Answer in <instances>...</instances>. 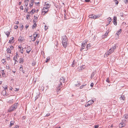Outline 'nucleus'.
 <instances>
[{
	"instance_id": "nucleus-1",
	"label": "nucleus",
	"mask_w": 128,
	"mask_h": 128,
	"mask_svg": "<svg viewBox=\"0 0 128 128\" xmlns=\"http://www.w3.org/2000/svg\"><path fill=\"white\" fill-rule=\"evenodd\" d=\"M62 38V43L63 46L66 48L68 43V39L66 36H63Z\"/></svg>"
},
{
	"instance_id": "nucleus-2",
	"label": "nucleus",
	"mask_w": 128,
	"mask_h": 128,
	"mask_svg": "<svg viewBox=\"0 0 128 128\" xmlns=\"http://www.w3.org/2000/svg\"><path fill=\"white\" fill-rule=\"evenodd\" d=\"M18 103H16L14 104L13 105L11 106L8 110V111L9 112H12L13 110H15L17 108Z\"/></svg>"
},
{
	"instance_id": "nucleus-3",
	"label": "nucleus",
	"mask_w": 128,
	"mask_h": 128,
	"mask_svg": "<svg viewBox=\"0 0 128 128\" xmlns=\"http://www.w3.org/2000/svg\"><path fill=\"white\" fill-rule=\"evenodd\" d=\"M116 45L114 44V45L111 48L108 50L107 52L106 53V55H109L112 53L114 50L116 48Z\"/></svg>"
},
{
	"instance_id": "nucleus-4",
	"label": "nucleus",
	"mask_w": 128,
	"mask_h": 128,
	"mask_svg": "<svg viewBox=\"0 0 128 128\" xmlns=\"http://www.w3.org/2000/svg\"><path fill=\"white\" fill-rule=\"evenodd\" d=\"M58 84L57 87V89L58 90H60L62 87V83L61 82H58Z\"/></svg>"
},
{
	"instance_id": "nucleus-5",
	"label": "nucleus",
	"mask_w": 128,
	"mask_h": 128,
	"mask_svg": "<svg viewBox=\"0 0 128 128\" xmlns=\"http://www.w3.org/2000/svg\"><path fill=\"white\" fill-rule=\"evenodd\" d=\"M87 43V42L86 41H83L82 43V48L80 49V50L81 51L82 50H83L84 48V47L86 46Z\"/></svg>"
},
{
	"instance_id": "nucleus-6",
	"label": "nucleus",
	"mask_w": 128,
	"mask_h": 128,
	"mask_svg": "<svg viewBox=\"0 0 128 128\" xmlns=\"http://www.w3.org/2000/svg\"><path fill=\"white\" fill-rule=\"evenodd\" d=\"M94 102V101L93 100H92L91 101L90 100L89 101H88V103L86 104L85 105V106L88 107L90 106V104H93Z\"/></svg>"
},
{
	"instance_id": "nucleus-7",
	"label": "nucleus",
	"mask_w": 128,
	"mask_h": 128,
	"mask_svg": "<svg viewBox=\"0 0 128 128\" xmlns=\"http://www.w3.org/2000/svg\"><path fill=\"white\" fill-rule=\"evenodd\" d=\"M31 50V48L30 46H28L26 48V52L28 54H29L30 52V51Z\"/></svg>"
},
{
	"instance_id": "nucleus-8",
	"label": "nucleus",
	"mask_w": 128,
	"mask_h": 128,
	"mask_svg": "<svg viewBox=\"0 0 128 128\" xmlns=\"http://www.w3.org/2000/svg\"><path fill=\"white\" fill-rule=\"evenodd\" d=\"M85 68V66L84 65H82V66L78 67V70L79 71H81L83 69H84Z\"/></svg>"
},
{
	"instance_id": "nucleus-9",
	"label": "nucleus",
	"mask_w": 128,
	"mask_h": 128,
	"mask_svg": "<svg viewBox=\"0 0 128 128\" xmlns=\"http://www.w3.org/2000/svg\"><path fill=\"white\" fill-rule=\"evenodd\" d=\"M48 9H46V6H45V7H44L43 8L42 11V13L44 12V13L43 14V15H44L46 13H47L48 12Z\"/></svg>"
},
{
	"instance_id": "nucleus-10",
	"label": "nucleus",
	"mask_w": 128,
	"mask_h": 128,
	"mask_svg": "<svg viewBox=\"0 0 128 128\" xmlns=\"http://www.w3.org/2000/svg\"><path fill=\"white\" fill-rule=\"evenodd\" d=\"M126 125V124L125 123L121 122L119 124V126L120 128H122V127Z\"/></svg>"
},
{
	"instance_id": "nucleus-11",
	"label": "nucleus",
	"mask_w": 128,
	"mask_h": 128,
	"mask_svg": "<svg viewBox=\"0 0 128 128\" xmlns=\"http://www.w3.org/2000/svg\"><path fill=\"white\" fill-rule=\"evenodd\" d=\"M65 78L64 77H62L60 78V81L59 82H61L62 83L64 82Z\"/></svg>"
},
{
	"instance_id": "nucleus-12",
	"label": "nucleus",
	"mask_w": 128,
	"mask_h": 128,
	"mask_svg": "<svg viewBox=\"0 0 128 128\" xmlns=\"http://www.w3.org/2000/svg\"><path fill=\"white\" fill-rule=\"evenodd\" d=\"M109 32L108 31H107L105 33L104 35L102 36L103 38H105L106 37V36L108 34Z\"/></svg>"
},
{
	"instance_id": "nucleus-13",
	"label": "nucleus",
	"mask_w": 128,
	"mask_h": 128,
	"mask_svg": "<svg viewBox=\"0 0 128 128\" xmlns=\"http://www.w3.org/2000/svg\"><path fill=\"white\" fill-rule=\"evenodd\" d=\"M20 71H22V72L23 73H24L25 71L24 70H23V68H22V65H20Z\"/></svg>"
},
{
	"instance_id": "nucleus-14",
	"label": "nucleus",
	"mask_w": 128,
	"mask_h": 128,
	"mask_svg": "<svg viewBox=\"0 0 128 128\" xmlns=\"http://www.w3.org/2000/svg\"><path fill=\"white\" fill-rule=\"evenodd\" d=\"M122 32V30L121 29H120L118 31H117L116 33V34H117L118 36H119V35L120 34L121 32Z\"/></svg>"
},
{
	"instance_id": "nucleus-15",
	"label": "nucleus",
	"mask_w": 128,
	"mask_h": 128,
	"mask_svg": "<svg viewBox=\"0 0 128 128\" xmlns=\"http://www.w3.org/2000/svg\"><path fill=\"white\" fill-rule=\"evenodd\" d=\"M125 97L124 95H122L120 97V99L121 100H124Z\"/></svg>"
},
{
	"instance_id": "nucleus-16",
	"label": "nucleus",
	"mask_w": 128,
	"mask_h": 128,
	"mask_svg": "<svg viewBox=\"0 0 128 128\" xmlns=\"http://www.w3.org/2000/svg\"><path fill=\"white\" fill-rule=\"evenodd\" d=\"M6 51L7 52L10 54H11V49L10 48H7Z\"/></svg>"
},
{
	"instance_id": "nucleus-17",
	"label": "nucleus",
	"mask_w": 128,
	"mask_h": 128,
	"mask_svg": "<svg viewBox=\"0 0 128 128\" xmlns=\"http://www.w3.org/2000/svg\"><path fill=\"white\" fill-rule=\"evenodd\" d=\"M95 18H96L100 17L101 16V14H98L95 15Z\"/></svg>"
},
{
	"instance_id": "nucleus-18",
	"label": "nucleus",
	"mask_w": 128,
	"mask_h": 128,
	"mask_svg": "<svg viewBox=\"0 0 128 128\" xmlns=\"http://www.w3.org/2000/svg\"><path fill=\"white\" fill-rule=\"evenodd\" d=\"M14 122L13 121H12L10 122V127L14 125Z\"/></svg>"
},
{
	"instance_id": "nucleus-19",
	"label": "nucleus",
	"mask_w": 128,
	"mask_h": 128,
	"mask_svg": "<svg viewBox=\"0 0 128 128\" xmlns=\"http://www.w3.org/2000/svg\"><path fill=\"white\" fill-rule=\"evenodd\" d=\"M24 62V59L23 58H20V59L19 62L21 64H22Z\"/></svg>"
},
{
	"instance_id": "nucleus-20",
	"label": "nucleus",
	"mask_w": 128,
	"mask_h": 128,
	"mask_svg": "<svg viewBox=\"0 0 128 128\" xmlns=\"http://www.w3.org/2000/svg\"><path fill=\"white\" fill-rule=\"evenodd\" d=\"M14 39V38L13 37H11L10 40H9V43L10 44H11L12 43H13L12 42V40Z\"/></svg>"
},
{
	"instance_id": "nucleus-21",
	"label": "nucleus",
	"mask_w": 128,
	"mask_h": 128,
	"mask_svg": "<svg viewBox=\"0 0 128 128\" xmlns=\"http://www.w3.org/2000/svg\"><path fill=\"white\" fill-rule=\"evenodd\" d=\"M4 33L5 34L7 35V37L8 36L10 35V32L8 31H7L6 32H4Z\"/></svg>"
},
{
	"instance_id": "nucleus-22",
	"label": "nucleus",
	"mask_w": 128,
	"mask_h": 128,
	"mask_svg": "<svg viewBox=\"0 0 128 128\" xmlns=\"http://www.w3.org/2000/svg\"><path fill=\"white\" fill-rule=\"evenodd\" d=\"M35 12V9H33L31 10L30 12V14H33Z\"/></svg>"
},
{
	"instance_id": "nucleus-23",
	"label": "nucleus",
	"mask_w": 128,
	"mask_h": 128,
	"mask_svg": "<svg viewBox=\"0 0 128 128\" xmlns=\"http://www.w3.org/2000/svg\"><path fill=\"white\" fill-rule=\"evenodd\" d=\"M3 87L4 88V90H7L8 89V86L7 85H3Z\"/></svg>"
},
{
	"instance_id": "nucleus-24",
	"label": "nucleus",
	"mask_w": 128,
	"mask_h": 128,
	"mask_svg": "<svg viewBox=\"0 0 128 128\" xmlns=\"http://www.w3.org/2000/svg\"><path fill=\"white\" fill-rule=\"evenodd\" d=\"M23 40V38H22V36H20L19 37V38L18 39V40L22 42Z\"/></svg>"
},
{
	"instance_id": "nucleus-25",
	"label": "nucleus",
	"mask_w": 128,
	"mask_h": 128,
	"mask_svg": "<svg viewBox=\"0 0 128 128\" xmlns=\"http://www.w3.org/2000/svg\"><path fill=\"white\" fill-rule=\"evenodd\" d=\"M6 69L9 70H11L8 64H7L6 65Z\"/></svg>"
},
{
	"instance_id": "nucleus-26",
	"label": "nucleus",
	"mask_w": 128,
	"mask_h": 128,
	"mask_svg": "<svg viewBox=\"0 0 128 128\" xmlns=\"http://www.w3.org/2000/svg\"><path fill=\"white\" fill-rule=\"evenodd\" d=\"M14 101L13 99H12L9 100L8 102L10 104H12L13 102Z\"/></svg>"
},
{
	"instance_id": "nucleus-27",
	"label": "nucleus",
	"mask_w": 128,
	"mask_h": 128,
	"mask_svg": "<svg viewBox=\"0 0 128 128\" xmlns=\"http://www.w3.org/2000/svg\"><path fill=\"white\" fill-rule=\"evenodd\" d=\"M36 23H34L33 25L32 26V28H36Z\"/></svg>"
},
{
	"instance_id": "nucleus-28",
	"label": "nucleus",
	"mask_w": 128,
	"mask_h": 128,
	"mask_svg": "<svg viewBox=\"0 0 128 128\" xmlns=\"http://www.w3.org/2000/svg\"><path fill=\"white\" fill-rule=\"evenodd\" d=\"M2 93L3 95H4L6 94V90H3L2 91Z\"/></svg>"
},
{
	"instance_id": "nucleus-29",
	"label": "nucleus",
	"mask_w": 128,
	"mask_h": 128,
	"mask_svg": "<svg viewBox=\"0 0 128 128\" xmlns=\"http://www.w3.org/2000/svg\"><path fill=\"white\" fill-rule=\"evenodd\" d=\"M78 84H75L74 85L76 86H79L80 85V84L78 81Z\"/></svg>"
},
{
	"instance_id": "nucleus-30",
	"label": "nucleus",
	"mask_w": 128,
	"mask_h": 128,
	"mask_svg": "<svg viewBox=\"0 0 128 128\" xmlns=\"http://www.w3.org/2000/svg\"><path fill=\"white\" fill-rule=\"evenodd\" d=\"M34 2V1L33 0H31L30 3V4H31V5H33Z\"/></svg>"
},
{
	"instance_id": "nucleus-31",
	"label": "nucleus",
	"mask_w": 128,
	"mask_h": 128,
	"mask_svg": "<svg viewBox=\"0 0 128 128\" xmlns=\"http://www.w3.org/2000/svg\"><path fill=\"white\" fill-rule=\"evenodd\" d=\"M18 56V54H16V56H15L14 57L13 60L16 59L17 58V56Z\"/></svg>"
},
{
	"instance_id": "nucleus-32",
	"label": "nucleus",
	"mask_w": 128,
	"mask_h": 128,
	"mask_svg": "<svg viewBox=\"0 0 128 128\" xmlns=\"http://www.w3.org/2000/svg\"><path fill=\"white\" fill-rule=\"evenodd\" d=\"M94 74L95 73L94 72H93L92 73L91 76V78H93L94 77Z\"/></svg>"
},
{
	"instance_id": "nucleus-33",
	"label": "nucleus",
	"mask_w": 128,
	"mask_h": 128,
	"mask_svg": "<svg viewBox=\"0 0 128 128\" xmlns=\"http://www.w3.org/2000/svg\"><path fill=\"white\" fill-rule=\"evenodd\" d=\"M108 22L109 24H110L112 20L110 18H108Z\"/></svg>"
},
{
	"instance_id": "nucleus-34",
	"label": "nucleus",
	"mask_w": 128,
	"mask_h": 128,
	"mask_svg": "<svg viewBox=\"0 0 128 128\" xmlns=\"http://www.w3.org/2000/svg\"><path fill=\"white\" fill-rule=\"evenodd\" d=\"M117 20V18L116 16H114L113 18V21H116Z\"/></svg>"
},
{
	"instance_id": "nucleus-35",
	"label": "nucleus",
	"mask_w": 128,
	"mask_h": 128,
	"mask_svg": "<svg viewBox=\"0 0 128 128\" xmlns=\"http://www.w3.org/2000/svg\"><path fill=\"white\" fill-rule=\"evenodd\" d=\"M50 60V57H48L46 59V62H48L49 60Z\"/></svg>"
},
{
	"instance_id": "nucleus-36",
	"label": "nucleus",
	"mask_w": 128,
	"mask_h": 128,
	"mask_svg": "<svg viewBox=\"0 0 128 128\" xmlns=\"http://www.w3.org/2000/svg\"><path fill=\"white\" fill-rule=\"evenodd\" d=\"M39 97V94L37 95L35 97V100H37L38 98Z\"/></svg>"
},
{
	"instance_id": "nucleus-37",
	"label": "nucleus",
	"mask_w": 128,
	"mask_h": 128,
	"mask_svg": "<svg viewBox=\"0 0 128 128\" xmlns=\"http://www.w3.org/2000/svg\"><path fill=\"white\" fill-rule=\"evenodd\" d=\"M46 6H48V8H50V5L49 4H46V2H45Z\"/></svg>"
},
{
	"instance_id": "nucleus-38",
	"label": "nucleus",
	"mask_w": 128,
	"mask_h": 128,
	"mask_svg": "<svg viewBox=\"0 0 128 128\" xmlns=\"http://www.w3.org/2000/svg\"><path fill=\"white\" fill-rule=\"evenodd\" d=\"M20 52L21 53L23 54L24 52V50H23V48L22 47V49H20Z\"/></svg>"
},
{
	"instance_id": "nucleus-39",
	"label": "nucleus",
	"mask_w": 128,
	"mask_h": 128,
	"mask_svg": "<svg viewBox=\"0 0 128 128\" xmlns=\"http://www.w3.org/2000/svg\"><path fill=\"white\" fill-rule=\"evenodd\" d=\"M86 84H84V85H82L81 86H80V89H82V88L84 86H85Z\"/></svg>"
},
{
	"instance_id": "nucleus-40",
	"label": "nucleus",
	"mask_w": 128,
	"mask_h": 128,
	"mask_svg": "<svg viewBox=\"0 0 128 128\" xmlns=\"http://www.w3.org/2000/svg\"><path fill=\"white\" fill-rule=\"evenodd\" d=\"M37 35L38 34H36V33H35L34 34V38H36L37 36Z\"/></svg>"
},
{
	"instance_id": "nucleus-41",
	"label": "nucleus",
	"mask_w": 128,
	"mask_h": 128,
	"mask_svg": "<svg viewBox=\"0 0 128 128\" xmlns=\"http://www.w3.org/2000/svg\"><path fill=\"white\" fill-rule=\"evenodd\" d=\"M30 15H27L26 16V19L27 20H28V19L30 18Z\"/></svg>"
},
{
	"instance_id": "nucleus-42",
	"label": "nucleus",
	"mask_w": 128,
	"mask_h": 128,
	"mask_svg": "<svg viewBox=\"0 0 128 128\" xmlns=\"http://www.w3.org/2000/svg\"><path fill=\"white\" fill-rule=\"evenodd\" d=\"M113 23L114 25L116 26L117 25V22H116V21H113Z\"/></svg>"
},
{
	"instance_id": "nucleus-43",
	"label": "nucleus",
	"mask_w": 128,
	"mask_h": 128,
	"mask_svg": "<svg viewBox=\"0 0 128 128\" xmlns=\"http://www.w3.org/2000/svg\"><path fill=\"white\" fill-rule=\"evenodd\" d=\"M2 61L3 63H4L6 62V60L5 59H3Z\"/></svg>"
},
{
	"instance_id": "nucleus-44",
	"label": "nucleus",
	"mask_w": 128,
	"mask_h": 128,
	"mask_svg": "<svg viewBox=\"0 0 128 128\" xmlns=\"http://www.w3.org/2000/svg\"><path fill=\"white\" fill-rule=\"evenodd\" d=\"M28 10V7L27 8H25L24 10L25 11L27 12Z\"/></svg>"
},
{
	"instance_id": "nucleus-45",
	"label": "nucleus",
	"mask_w": 128,
	"mask_h": 128,
	"mask_svg": "<svg viewBox=\"0 0 128 128\" xmlns=\"http://www.w3.org/2000/svg\"><path fill=\"white\" fill-rule=\"evenodd\" d=\"M2 76L3 77H4V76H5V74L4 73V72H2Z\"/></svg>"
},
{
	"instance_id": "nucleus-46",
	"label": "nucleus",
	"mask_w": 128,
	"mask_h": 128,
	"mask_svg": "<svg viewBox=\"0 0 128 128\" xmlns=\"http://www.w3.org/2000/svg\"><path fill=\"white\" fill-rule=\"evenodd\" d=\"M39 42H40V40H36V42L37 44H38Z\"/></svg>"
},
{
	"instance_id": "nucleus-47",
	"label": "nucleus",
	"mask_w": 128,
	"mask_h": 128,
	"mask_svg": "<svg viewBox=\"0 0 128 128\" xmlns=\"http://www.w3.org/2000/svg\"><path fill=\"white\" fill-rule=\"evenodd\" d=\"M106 81L108 83H109L110 82V81L109 80V78H106Z\"/></svg>"
},
{
	"instance_id": "nucleus-48",
	"label": "nucleus",
	"mask_w": 128,
	"mask_h": 128,
	"mask_svg": "<svg viewBox=\"0 0 128 128\" xmlns=\"http://www.w3.org/2000/svg\"><path fill=\"white\" fill-rule=\"evenodd\" d=\"M124 116L125 118L126 119H127L128 118V116L127 115H125Z\"/></svg>"
},
{
	"instance_id": "nucleus-49",
	"label": "nucleus",
	"mask_w": 128,
	"mask_h": 128,
	"mask_svg": "<svg viewBox=\"0 0 128 128\" xmlns=\"http://www.w3.org/2000/svg\"><path fill=\"white\" fill-rule=\"evenodd\" d=\"M18 26L17 25L15 26H14V28L15 29H17L18 28Z\"/></svg>"
},
{
	"instance_id": "nucleus-50",
	"label": "nucleus",
	"mask_w": 128,
	"mask_h": 128,
	"mask_svg": "<svg viewBox=\"0 0 128 128\" xmlns=\"http://www.w3.org/2000/svg\"><path fill=\"white\" fill-rule=\"evenodd\" d=\"M10 48L11 50H12L14 48V47L12 45H11V46H10Z\"/></svg>"
},
{
	"instance_id": "nucleus-51",
	"label": "nucleus",
	"mask_w": 128,
	"mask_h": 128,
	"mask_svg": "<svg viewBox=\"0 0 128 128\" xmlns=\"http://www.w3.org/2000/svg\"><path fill=\"white\" fill-rule=\"evenodd\" d=\"M93 16V14H91V15H90L88 17H89V18H92V16Z\"/></svg>"
},
{
	"instance_id": "nucleus-52",
	"label": "nucleus",
	"mask_w": 128,
	"mask_h": 128,
	"mask_svg": "<svg viewBox=\"0 0 128 128\" xmlns=\"http://www.w3.org/2000/svg\"><path fill=\"white\" fill-rule=\"evenodd\" d=\"M120 15L121 16L123 17V13L122 12L120 13Z\"/></svg>"
},
{
	"instance_id": "nucleus-53",
	"label": "nucleus",
	"mask_w": 128,
	"mask_h": 128,
	"mask_svg": "<svg viewBox=\"0 0 128 128\" xmlns=\"http://www.w3.org/2000/svg\"><path fill=\"white\" fill-rule=\"evenodd\" d=\"M29 27V25L27 24H26V29H27Z\"/></svg>"
},
{
	"instance_id": "nucleus-54",
	"label": "nucleus",
	"mask_w": 128,
	"mask_h": 128,
	"mask_svg": "<svg viewBox=\"0 0 128 128\" xmlns=\"http://www.w3.org/2000/svg\"><path fill=\"white\" fill-rule=\"evenodd\" d=\"M98 126H99L98 125H95L94 126V128H97L98 127Z\"/></svg>"
},
{
	"instance_id": "nucleus-55",
	"label": "nucleus",
	"mask_w": 128,
	"mask_h": 128,
	"mask_svg": "<svg viewBox=\"0 0 128 128\" xmlns=\"http://www.w3.org/2000/svg\"><path fill=\"white\" fill-rule=\"evenodd\" d=\"M37 21V20H35V19H34L33 20V22L34 23H36V22Z\"/></svg>"
},
{
	"instance_id": "nucleus-56",
	"label": "nucleus",
	"mask_w": 128,
	"mask_h": 128,
	"mask_svg": "<svg viewBox=\"0 0 128 128\" xmlns=\"http://www.w3.org/2000/svg\"><path fill=\"white\" fill-rule=\"evenodd\" d=\"M36 39L35 38H33L32 39V41H34Z\"/></svg>"
},
{
	"instance_id": "nucleus-57",
	"label": "nucleus",
	"mask_w": 128,
	"mask_h": 128,
	"mask_svg": "<svg viewBox=\"0 0 128 128\" xmlns=\"http://www.w3.org/2000/svg\"><path fill=\"white\" fill-rule=\"evenodd\" d=\"M25 4L26 5V6H28V2H25Z\"/></svg>"
},
{
	"instance_id": "nucleus-58",
	"label": "nucleus",
	"mask_w": 128,
	"mask_h": 128,
	"mask_svg": "<svg viewBox=\"0 0 128 128\" xmlns=\"http://www.w3.org/2000/svg\"><path fill=\"white\" fill-rule=\"evenodd\" d=\"M94 84L93 83H92L90 84V86H91L92 87H93Z\"/></svg>"
},
{
	"instance_id": "nucleus-59",
	"label": "nucleus",
	"mask_w": 128,
	"mask_h": 128,
	"mask_svg": "<svg viewBox=\"0 0 128 128\" xmlns=\"http://www.w3.org/2000/svg\"><path fill=\"white\" fill-rule=\"evenodd\" d=\"M20 9H21V10H23L24 9L23 6H21L20 7Z\"/></svg>"
},
{
	"instance_id": "nucleus-60",
	"label": "nucleus",
	"mask_w": 128,
	"mask_h": 128,
	"mask_svg": "<svg viewBox=\"0 0 128 128\" xmlns=\"http://www.w3.org/2000/svg\"><path fill=\"white\" fill-rule=\"evenodd\" d=\"M18 90H19V89L16 88L15 89V90H14V91H16V92L18 91Z\"/></svg>"
},
{
	"instance_id": "nucleus-61",
	"label": "nucleus",
	"mask_w": 128,
	"mask_h": 128,
	"mask_svg": "<svg viewBox=\"0 0 128 128\" xmlns=\"http://www.w3.org/2000/svg\"><path fill=\"white\" fill-rule=\"evenodd\" d=\"M95 15L94 14H93V16H92V19L95 18Z\"/></svg>"
},
{
	"instance_id": "nucleus-62",
	"label": "nucleus",
	"mask_w": 128,
	"mask_h": 128,
	"mask_svg": "<svg viewBox=\"0 0 128 128\" xmlns=\"http://www.w3.org/2000/svg\"><path fill=\"white\" fill-rule=\"evenodd\" d=\"M48 27L47 26H45L44 28H45V30H47V29H48Z\"/></svg>"
},
{
	"instance_id": "nucleus-63",
	"label": "nucleus",
	"mask_w": 128,
	"mask_h": 128,
	"mask_svg": "<svg viewBox=\"0 0 128 128\" xmlns=\"http://www.w3.org/2000/svg\"><path fill=\"white\" fill-rule=\"evenodd\" d=\"M125 0V2L126 4L128 2V0Z\"/></svg>"
},
{
	"instance_id": "nucleus-64",
	"label": "nucleus",
	"mask_w": 128,
	"mask_h": 128,
	"mask_svg": "<svg viewBox=\"0 0 128 128\" xmlns=\"http://www.w3.org/2000/svg\"><path fill=\"white\" fill-rule=\"evenodd\" d=\"M19 126L17 125H16L15 126L14 128H18Z\"/></svg>"
}]
</instances>
